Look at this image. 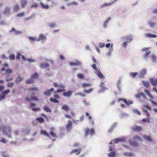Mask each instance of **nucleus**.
Here are the masks:
<instances>
[{
	"label": "nucleus",
	"mask_w": 157,
	"mask_h": 157,
	"mask_svg": "<svg viewBox=\"0 0 157 157\" xmlns=\"http://www.w3.org/2000/svg\"><path fill=\"white\" fill-rule=\"evenodd\" d=\"M3 132L4 135L9 138L11 137V131L10 128H3Z\"/></svg>",
	"instance_id": "nucleus-1"
},
{
	"label": "nucleus",
	"mask_w": 157,
	"mask_h": 157,
	"mask_svg": "<svg viewBox=\"0 0 157 157\" xmlns=\"http://www.w3.org/2000/svg\"><path fill=\"white\" fill-rule=\"evenodd\" d=\"M94 134V130L92 128L91 129H89V128H87L85 130V136L87 137L88 134L92 136Z\"/></svg>",
	"instance_id": "nucleus-2"
},
{
	"label": "nucleus",
	"mask_w": 157,
	"mask_h": 157,
	"mask_svg": "<svg viewBox=\"0 0 157 157\" xmlns=\"http://www.w3.org/2000/svg\"><path fill=\"white\" fill-rule=\"evenodd\" d=\"M9 33H14L15 35H17L21 34V32L19 31H17L15 30V29L13 27L12 29L9 31Z\"/></svg>",
	"instance_id": "nucleus-3"
},
{
	"label": "nucleus",
	"mask_w": 157,
	"mask_h": 157,
	"mask_svg": "<svg viewBox=\"0 0 157 157\" xmlns=\"http://www.w3.org/2000/svg\"><path fill=\"white\" fill-rule=\"evenodd\" d=\"M129 143L130 145L134 147H138L139 145V144L136 141L132 140H129Z\"/></svg>",
	"instance_id": "nucleus-4"
},
{
	"label": "nucleus",
	"mask_w": 157,
	"mask_h": 157,
	"mask_svg": "<svg viewBox=\"0 0 157 157\" xmlns=\"http://www.w3.org/2000/svg\"><path fill=\"white\" fill-rule=\"evenodd\" d=\"M115 143L117 144L119 142H123L125 141V139L124 137H122L116 139L114 140Z\"/></svg>",
	"instance_id": "nucleus-5"
},
{
	"label": "nucleus",
	"mask_w": 157,
	"mask_h": 157,
	"mask_svg": "<svg viewBox=\"0 0 157 157\" xmlns=\"http://www.w3.org/2000/svg\"><path fill=\"white\" fill-rule=\"evenodd\" d=\"M69 64L71 66H77L81 65V62L78 61H76L75 63L70 62Z\"/></svg>",
	"instance_id": "nucleus-6"
},
{
	"label": "nucleus",
	"mask_w": 157,
	"mask_h": 157,
	"mask_svg": "<svg viewBox=\"0 0 157 157\" xmlns=\"http://www.w3.org/2000/svg\"><path fill=\"white\" fill-rule=\"evenodd\" d=\"M95 73L98 78L101 79H103L105 78V77L103 76L102 73L98 70V71H96Z\"/></svg>",
	"instance_id": "nucleus-7"
},
{
	"label": "nucleus",
	"mask_w": 157,
	"mask_h": 157,
	"mask_svg": "<svg viewBox=\"0 0 157 157\" xmlns=\"http://www.w3.org/2000/svg\"><path fill=\"white\" fill-rule=\"evenodd\" d=\"M150 81L153 86H155L157 85V78L154 79L151 78L150 79Z\"/></svg>",
	"instance_id": "nucleus-8"
},
{
	"label": "nucleus",
	"mask_w": 157,
	"mask_h": 157,
	"mask_svg": "<svg viewBox=\"0 0 157 157\" xmlns=\"http://www.w3.org/2000/svg\"><path fill=\"white\" fill-rule=\"evenodd\" d=\"M73 92L72 91L70 90L67 92H64L63 94V95L65 97H70L71 96Z\"/></svg>",
	"instance_id": "nucleus-9"
},
{
	"label": "nucleus",
	"mask_w": 157,
	"mask_h": 157,
	"mask_svg": "<svg viewBox=\"0 0 157 157\" xmlns=\"http://www.w3.org/2000/svg\"><path fill=\"white\" fill-rule=\"evenodd\" d=\"M81 151V149H74L71 151L70 153L71 154H72L73 153H75L76 155H78L80 154Z\"/></svg>",
	"instance_id": "nucleus-10"
},
{
	"label": "nucleus",
	"mask_w": 157,
	"mask_h": 157,
	"mask_svg": "<svg viewBox=\"0 0 157 157\" xmlns=\"http://www.w3.org/2000/svg\"><path fill=\"white\" fill-rule=\"evenodd\" d=\"M123 154L124 156L126 157H131L135 155L132 152H124Z\"/></svg>",
	"instance_id": "nucleus-11"
},
{
	"label": "nucleus",
	"mask_w": 157,
	"mask_h": 157,
	"mask_svg": "<svg viewBox=\"0 0 157 157\" xmlns=\"http://www.w3.org/2000/svg\"><path fill=\"white\" fill-rule=\"evenodd\" d=\"M53 85L55 87H59L61 89H64L65 87V86L62 84H60L58 85L57 83L54 82L53 83Z\"/></svg>",
	"instance_id": "nucleus-12"
},
{
	"label": "nucleus",
	"mask_w": 157,
	"mask_h": 157,
	"mask_svg": "<svg viewBox=\"0 0 157 157\" xmlns=\"http://www.w3.org/2000/svg\"><path fill=\"white\" fill-rule=\"evenodd\" d=\"M143 137L145 140L147 141L151 142L152 141V139L149 136L145 135L143 136Z\"/></svg>",
	"instance_id": "nucleus-13"
},
{
	"label": "nucleus",
	"mask_w": 157,
	"mask_h": 157,
	"mask_svg": "<svg viewBox=\"0 0 157 157\" xmlns=\"http://www.w3.org/2000/svg\"><path fill=\"white\" fill-rule=\"evenodd\" d=\"M21 6L22 8H24L27 5V2L26 0H20Z\"/></svg>",
	"instance_id": "nucleus-14"
},
{
	"label": "nucleus",
	"mask_w": 157,
	"mask_h": 157,
	"mask_svg": "<svg viewBox=\"0 0 157 157\" xmlns=\"http://www.w3.org/2000/svg\"><path fill=\"white\" fill-rule=\"evenodd\" d=\"M46 39L45 36L43 34L40 35L38 38L37 39V41H39L41 40H43Z\"/></svg>",
	"instance_id": "nucleus-15"
},
{
	"label": "nucleus",
	"mask_w": 157,
	"mask_h": 157,
	"mask_svg": "<svg viewBox=\"0 0 157 157\" xmlns=\"http://www.w3.org/2000/svg\"><path fill=\"white\" fill-rule=\"evenodd\" d=\"M25 99L26 100L28 101H37L38 100V99L35 97H32L31 98L27 97L25 98Z\"/></svg>",
	"instance_id": "nucleus-16"
},
{
	"label": "nucleus",
	"mask_w": 157,
	"mask_h": 157,
	"mask_svg": "<svg viewBox=\"0 0 157 157\" xmlns=\"http://www.w3.org/2000/svg\"><path fill=\"white\" fill-rule=\"evenodd\" d=\"M146 74V71L145 69H144L142 70L140 73V76L141 77H143Z\"/></svg>",
	"instance_id": "nucleus-17"
},
{
	"label": "nucleus",
	"mask_w": 157,
	"mask_h": 157,
	"mask_svg": "<svg viewBox=\"0 0 157 157\" xmlns=\"http://www.w3.org/2000/svg\"><path fill=\"white\" fill-rule=\"evenodd\" d=\"M54 89L53 88H51L50 90H48L46 92L44 93V94L47 96H50L51 94V92H54Z\"/></svg>",
	"instance_id": "nucleus-18"
},
{
	"label": "nucleus",
	"mask_w": 157,
	"mask_h": 157,
	"mask_svg": "<svg viewBox=\"0 0 157 157\" xmlns=\"http://www.w3.org/2000/svg\"><path fill=\"white\" fill-rule=\"evenodd\" d=\"M40 67L42 68H46L49 67V65L47 63H43L40 65Z\"/></svg>",
	"instance_id": "nucleus-19"
},
{
	"label": "nucleus",
	"mask_w": 157,
	"mask_h": 157,
	"mask_svg": "<svg viewBox=\"0 0 157 157\" xmlns=\"http://www.w3.org/2000/svg\"><path fill=\"white\" fill-rule=\"evenodd\" d=\"M41 134L46 137H47L48 138H50V136L49 134L46 131L44 130H41Z\"/></svg>",
	"instance_id": "nucleus-20"
},
{
	"label": "nucleus",
	"mask_w": 157,
	"mask_h": 157,
	"mask_svg": "<svg viewBox=\"0 0 157 157\" xmlns=\"http://www.w3.org/2000/svg\"><path fill=\"white\" fill-rule=\"evenodd\" d=\"M145 36L146 37L155 38L157 36L150 33H147L145 34Z\"/></svg>",
	"instance_id": "nucleus-21"
},
{
	"label": "nucleus",
	"mask_w": 157,
	"mask_h": 157,
	"mask_svg": "<svg viewBox=\"0 0 157 157\" xmlns=\"http://www.w3.org/2000/svg\"><path fill=\"white\" fill-rule=\"evenodd\" d=\"M28 90L29 91L32 92H36L38 90L37 87H30L28 88Z\"/></svg>",
	"instance_id": "nucleus-22"
},
{
	"label": "nucleus",
	"mask_w": 157,
	"mask_h": 157,
	"mask_svg": "<svg viewBox=\"0 0 157 157\" xmlns=\"http://www.w3.org/2000/svg\"><path fill=\"white\" fill-rule=\"evenodd\" d=\"M78 5V3L77 2H76L75 1H73L70 3H68L67 4V6H71L72 5H75V6H77V5Z\"/></svg>",
	"instance_id": "nucleus-23"
},
{
	"label": "nucleus",
	"mask_w": 157,
	"mask_h": 157,
	"mask_svg": "<svg viewBox=\"0 0 157 157\" xmlns=\"http://www.w3.org/2000/svg\"><path fill=\"white\" fill-rule=\"evenodd\" d=\"M93 90V89L92 88H91L88 90L84 89V92L86 94H89L91 93Z\"/></svg>",
	"instance_id": "nucleus-24"
},
{
	"label": "nucleus",
	"mask_w": 157,
	"mask_h": 157,
	"mask_svg": "<svg viewBox=\"0 0 157 157\" xmlns=\"http://www.w3.org/2000/svg\"><path fill=\"white\" fill-rule=\"evenodd\" d=\"M112 5V3H111V2L109 3H105L101 6V7L103 8L105 7H107L108 6H110Z\"/></svg>",
	"instance_id": "nucleus-25"
},
{
	"label": "nucleus",
	"mask_w": 157,
	"mask_h": 157,
	"mask_svg": "<svg viewBox=\"0 0 157 157\" xmlns=\"http://www.w3.org/2000/svg\"><path fill=\"white\" fill-rule=\"evenodd\" d=\"M91 86V84L88 83H84L82 84V87L85 88L86 87H90Z\"/></svg>",
	"instance_id": "nucleus-26"
},
{
	"label": "nucleus",
	"mask_w": 157,
	"mask_h": 157,
	"mask_svg": "<svg viewBox=\"0 0 157 157\" xmlns=\"http://www.w3.org/2000/svg\"><path fill=\"white\" fill-rule=\"evenodd\" d=\"M50 101L52 102H54L55 103H59V100L56 98H51L50 99Z\"/></svg>",
	"instance_id": "nucleus-27"
},
{
	"label": "nucleus",
	"mask_w": 157,
	"mask_h": 157,
	"mask_svg": "<svg viewBox=\"0 0 157 157\" xmlns=\"http://www.w3.org/2000/svg\"><path fill=\"white\" fill-rule=\"evenodd\" d=\"M116 153L114 151H111L108 154L109 157H115Z\"/></svg>",
	"instance_id": "nucleus-28"
},
{
	"label": "nucleus",
	"mask_w": 157,
	"mask_h": 157,
	"mask_svg": "<svg viewBox=\"0 0 157 157\" xmlns=\"http://www.w3.org/2000/svg\"><path fill=\"white\" fill-rule=\"evenodd\" d=\"M62 109L66 111H68L69 110V107L66 105H64L62 106Z\"/></svg>",
	"instance_id": "nucleus-29"
},
{
	"label": "nucleus",
	"mask_w": 157,
	"mask_h": 157,
	"mask_svg": "<svg viewBox=\"0 0 157 157\" xmlns=\"http://www.w3.org/2000/svg\"><path fill=\"white\" fill-rule=\"evenodd\" d=\"M144 91H145V93H146V94L148 96H149L150 98H153V97L151 95V93L149 92L148 91V90H144Z\"/></svg>",
	"instance_id": "nucleus-30"
},
{
	"label": "nucleus",
	"mask_w": 157,
	"mask_h": 157,
	"mask_svg": "<svg viewBox=\"0 0 157 157\" xmlns=\"http://www.w3.org/2000/svg\"><path fill=\"white\" fill-rule=\"evenodd\" d=\"M65 90V89H57L56 91H54L53 93L54 94H56L57 93L63 92H64Z\"/></svg>",
	"instance_id": "nucleus-31"
},
{
	"label": "nucleus",
	"mask_w": 157,
	"mask_h": 157,
	"mask_svg": "<svg viewBox=\"0 0 157 157\" xmlns=\"http://www.w3.org/2000/svg\"><path fill=\"white\" fill-rule=\"evenodd\" d=\"M121 82V80L120 79L118 80L117 82V87L120 91L121 90V87L120 86V84Z\"/></svg>",
	"instance_id": "nucleus-32"
},
{
	"label": "nucleus",
	"mask_w": 157,
	"mask_h": 157,
	"mask_svg": "<svg viewBox=\"0 0 157 157\" xmlns=\"http://www.w3.org/2000/svg\"><path fill=\"white\" fill-rule=\"evenodd\" d=\"M44 109L45 111L47 112H51V110L46 106H45L44 107Z\"/></svg>",
	"instance_id": "nucleus-33"
},
{
	"label": "nucleus",
	"mask_w": 157,
	"mask_h": 157,
	"mask_svg": "<svg viewBox=\"0 0 157 157\" xmlns=\"http://www.w3.org/2000/svg\"><path fill=\"white\" fill-rule=\"evenodd\" d=\"M19 10V7L18 4H16L14 8V11L16 12H17Z\"/></svg>",
	"instance_id": "nucleus-34"
},
{
	"label": "nucleus",
	"mask_w": 157,
	"mask_h": 157,
	"mask_svg": "<svg viewBox=\"0 0 157 157\" xmlns=\"http://www.w3.org/2000/svg\"><path fill=\"white\" fill-rule=\"evenodd\" d=\"M148 24L151 27H154L155 25V23L152 21H149L148 23Z\"/></svg>",
	"instance_id": "nucleus-35"
},
{
	"label": "nucleus",
	"mask_w": 157,
	"mask_h": 157,
	"mask_svg": "<svg viewBox=\"0 0 157 157\" xmlns=\"http://www.w3.org/2000/svg\"><path fill=\"white\" fill-rule=\"evenodd\" d=\"M33 79L31 78L30 79H28L26 80V83L27 84L32 83H33Z\"/></svg>",
	"instance_id": "nucleus-36"
},
{
	"label": "nucleus",
	"mask_w": 157,
	"mask_h": 157,
	"mask_svg": "<svg viewBox=\"0 0 157 157\" xmlns=\"http://www.w3.org/2000/svg\"><path fill=\"white\" fill-rule=\"evenodd\" d=\"M143 84L144 86L147 88H148L149 87V84L148 82L144 81L143 82Z\"/></svg>",
	"instance_id": "nucleus-37"
},
{
	"label": "nucleus",
	"mask_w": 157,
	"mask_h": 157,
	"mask_svg": "<svg viewBox=\"0 0 157 157\" xmlns=\"http://www.w3.org/2000/svg\"><path fill=\"white\" fill-rule=\"evenodd\" d=\"M6 151H5L3 150L1 152V153L2 154V156L4 157H7L8 155L6 154Z\"/></svg>",
	"instance_id": "nucleus-38"
},
{
	"label": "nucleus",
	"mask_w": 157,
	"mask_h": 157,
	"mask_svg": "<svg viewBox=\"0 0 157 157\" xmlns=\"http://www.w3.org/2000/svg\"><path fill=\"white\" fill-rule=\"evenodd\" d=\"M72 123L70 121H69L66 125V128H71L72 126Z\"/></svg>",
	"instance_id": "nucleus-39"
},
{
	"label": "nucleus",
	"mask_w": 157,
	"mask_h": 157,
	"mask_svg": "<svg viewBox=\"0 0 157 157\" xmlns=\"http://www.w3.org/2000/svg\"><path fill=\"white\" fill-rule=\"evenodd\" d=\"M133 111L135 113L139 115H141V114L140 111L136 109H134L133 110Z\"/></svg>",
	"instance_id": "nucleus-40"
},
{
	"label": "nucleus",
	"mask_w": 157,
	"mask_h": 157,
	"mask_svg": "<svg viewBox=\"0 0 157 157\" xmlns=\"http://www.w3.org/2000/svg\"><path fill=\"white\" fill-rule=\"evenodd\" d=\"M10 92V90L8 89L4 91L2 93V94L4 95L5 96Z\"/></svg>",
	"instance_id": "nucleus-41"
},
{
	"label": "nucleus",
	"mask_w": 157,
	"mask_h": 157,
	"mask_svg": "<svg viewBox=\"0 0 157 157\" xmlns=\"http://www.w3.org/2000/svg\"><path fill=\"white\" fill-rule=\"evenodd\" d=\"M77 77L80 79H83L84 78L83 75L82 74L78 73L77 74Z\"/></svg>",
	"instance_id": "nucleus-42"
},
{
	"label": "nucleus",
	"mask_w": 157,
	"mask_h": 157,
	"mask_svg": "<svg viewBox=\"0 0 157 157\" xmlns=\"http://www.w3.org/2000/svg\"><path fill=\"white\" fill-rule=\"evenodd\" d=\"M40 5H41L42 7L43 8L45 9H48L49 7V6L48 5H44V4H43L42 3H40Z\"/></svg>",
	"instance_id": "nucleus-43"
},
{
	"label": "nucleus",
	"mask_w": 157,
	"mask_h": 157,
	"mask_svg": "<svg viewBox=\"0 0 157 157\" xmlns=\"http://www.w3.org/2000/svg\"><path fill=\"white\" fill-rule=\"evenodd\" d=\"M5 73L7 74H10L12 73V71L11 69L8 68L6 71Z\"/></svg>",
	"instance_id": "nucleus-44"
},
{
	"label": "nucleus",
	"mask_w": 157,
	"mask_h": 157,
	"mask_svg": "<svg viewBox=\"0 0 157 157\" xmlns=\"http://www.w3.org/2000/svg\"><path fill=\"white\" fill-rule=\"evenodd\" d=\"M10 8L9 7H6L5 8V10L4 11V13H9L10 11Z\"/></svg>",
	"instance_id": "nucleus-45"
},
{
	"label": "nucleus",
	"mask_w": 157,
	"mask_h": 157,
	"mask_svg": "<svg viewBox=\"0 0 157 157\" xmlns=\"http://www.w3.org/2000/svg\"><path fill=\"white\" fill-rule=\"evenodd\" d=\"M15 58V55L14 54H11L9 56V58L10 60H13Z\"/></svg>",
	"instance_id": "nucleus-46"
},
{
	"label": "nucleus",
	"mask_w": 157,
	"mask_h": 157,
	"mask_svg": "<svg viewBox=\"0 0 157 157\" xmlns=\"http://www.w3.org/2000/svg\"><path fill=\"white\" fill-rule=\"evenodd\" d=\"M38 76V75L36 73L33 74L31 77V78L33 79V78H36Z\"/></svg>",
	"instance_id": "nucleus-47"
},
{
	"label": "nucleus",
	"mask_w": 157,
	"mask_h": 157,
	"mask_svg": "<svg viewBox=\"0 0 157 157\" xmlns=\"http://www.w3.org/2000/svg\"><path fill=\"white\" fill-rule=\"evenodd\" d=\"M142 121L143 122L149 123L150 122V119L148 118L146 119H143Z\"/></svg>",
	"instance_id": "nucleus-48"
},
{
	"label": "nucleus",
	"mask_w": 157,
	"mask_h": 157,
	"mask_svg": "<svg viewBox=\"0 0 157 157\" xmlns=\"http://www.w3.org/2000/svg\"><path fill=\"white\" fill-rule=\"evenodd\" d=\"M92 67L96 71H98V69L96 68V65L95 63L93 64L92 65Z\"/></svg>",
	"instance_id": "nucleus-49"
},
{
	"label": "nucleus",
	"mask_w": 157,
	"mask_h": 157,
	"mask_svg": "<svg viewBox=\"0 0 157 157\" xmlns=\"http://www.w3.org/2000/svg\"><path fill=\"white\" fill-rule=\"evenodd\" d=\"M30 131L28 129H25L23 131V133L25 134H27L29 133Z\"/></svg>",
	"instance_id": "nucleus-50"
},
{
	"label": "nucleus",
	"mask_w": 157,
	"mask_h": 157,
	"mask_svg": "<svg viewBox=\"0 0 157 157\" xmlns=\"http://www.w3.org/2000/svg\"><path fill=\"white\" fill-rule=\"evenodd\" d=\"M36 120H37L40 123L43 122L44 121V119L41 117L37 118L36 119Z\"/></svg>",
	"instance_id": "nucleus-51"
},
{
	"label": "nucleus",
	"mask_w": 157,
	"mask_h": 157,
	"mask_svg": "<svg viewBox=\"0 0 157 157\" xmlns=\"http://www.w3.org/2000/svg\"><path fill=\"white\" fill-rule=\"evenodd\" d=\"M137 75L138 73L136 72L131 73H130V75L133 77H135Z\"/></svg>",
	"instance_id": "nucleus-52"
},
{
	"label": "nucleus",
	"mask_w": 157,
	"mask_h": 157,
	"mask_svg": "<svg viewBox=\"0 0 157 157\" xmlns=\"http://www.w3.org/2000/svg\"><path fill=\"white\" fill-rule=\"evenodd\" d=\"M23 78H20L19 76L18 78H17L16 79L15 82H20L22 80Z\"/></svg>",
	"instance_id": "nucleus-53"
},
{
	"label": "nucleus",
	"mask_w": 157,
	"mask_h": 157,
	"mask_svg": "<svg viewBox=\"0 0 157 157\" xmlns=\"http://www.w3.org/2000/svg\"><path fill=\"white\" fill-rule=\"evenodd\" d=\"M38 6V5L37 3H35L33 4L31 6L30 8H36Z\"/></svg>",
	"instance_id": "nucleus-54"
},
{
	"label": "nucleus",
	"mask_w": 157,
	"mask_h": 157,
	"mask_svg": "<svg viewBox=\"0 0 157 157\" xmlns=\"http://www.w3.org/2000/svg\"><path fill=\"white\" fill-rule=\"evenodd\" d=\"M125 39L127 40V42H130L132 40L131 37H126L125 38Z\"/></svg>",
	"instance_id": "nucleus-55"
},
{
	"label": "nucleus",
	"mask_w": 157,
	"mask_h": 157,
	"mask_svg": "<svg viewBox=\"0 0 157 157\" xmlns=\"http://www.w3.org/2000/svg\"><path fill=\"white\" fill-rule=\"evenodd\" d=\"M14 84L13 82H10L8 83L7 84V86L8 87H12Z\"/></svg>",
	"instance_id": "nucleus-56"
},
{
	"label": "nucleus",
	"mask_w": 157,
	"mask_h": 157,
	"mask_svg": "<svg viewBox=\"0 0 157 157\" xmlns=\"http://www.w3.org/2000/svg\"><path fill=\"white\" fill-rule=\"evenodd\" d=\"M133 139L134 140L138 139L140 141L141 140V138L140 136H135L133 137Z\"/></svg>",
	"instance_id": "nucleus-57"
},
{
	"label": "nucleus",
	"mask_w": 157,
	"mask_h": 157,
	"mask_svg": "<svg viewBox=\"0 0 157 157\" xmlns=\"http://www.w3.org/2000/svg\"><path fill=\"white\" fill-rule=\"evenodd\" d=\"M151 58L152 60L153 61H155L156 59V57L154 55L151 56Z\"/></svg>",
	"instance_id": "nucleus-58"
},
{
	"label": "nucleus",
	"mask_w": 157,
	"mask_h": 157,
	"mask_svg": "<svg viewBox=\"0 0 157 157\" xmlns=\"http://www.w3.org/2000/svg\"><path fill=\"white\" fill-rule=\"evenodd\" d=\"M25 14L24 12H22L20 13H19L17 15V17H22Z\"/></svg>",
	"instance_id": "nucleus-59"
},
{
	"label": "nucleus",
	"mask_w": 157,
	"mask_h": 157,
	"mask_svg": "<svg viewBox=\"0 0 157 157\" xmlns=\"http://www.w3.org/2000/svg\"><path fill=\"white\" fill-rule=\"evenodd\" d=\"M100 86L103 89V90L105 89V85L103 82H101V84Z\"/></svg>",
	"instance_id": "nucleus-60"
},
{
	"label": "nucleus",
	"mask_w": 157,
	"mask_h": 157,
	"mask_svg": "<svg viewBox=\"0 0 157 157\" xmlns=\"http://www.w3.org/2000/svg\"><path fill=\"white\" fill-rule=\"evenodd\" d=\"M50 134L53 137H56V134L53 132H50Z\"/></svg>",
	"instance_id": "nucleus-61"
},
{
	"label": "nucleus",
	"mask_w": 157,
	"mask_h": 157,
	"mask_svg": "<svg viewBox=\"0 0 157 157\" xmlns=\"http://www.w3.org/2000/svg\"><path fill=\"white\" fill-rule=\"evenodd\" d=\"M49 26L53 28L55 26V24L54 23H51L49 24Z\"/></svg>",
	"instance_id": "nucleus-62"
},
{
	"label": "nucleus",
	"mask_w": 157,
	"mask_h": 157,
	"mask_svg": "<svg viewBox=\"0 0 157 157\" xmlns=\"http://www.w3.org/2000/svg\"><path fill=\"white\" fill-rule=\"evenodd\" d=\"M105 44L104 43H100L99 44V47L100 48H102L105 47Z\"/></svg>",
	"instance_id": "nucleus-63"
},
{
	"label": "nucleus",
	"mask_w": 157,
	"mask_h": 157,
	"mask_svg": "<svg viewBox=\"0 0 157 157\" xmlns=\"http://www.w3.org/2000/svg\"><path fill=\"white\" fill-rule=\"evenodd\" d=\"M147 109H148L149 110H151V108L150 107V106L148 105H147L144 106Z\"/></svg>",
	"instance_id": "nucleus-64"
}]
</instances>
